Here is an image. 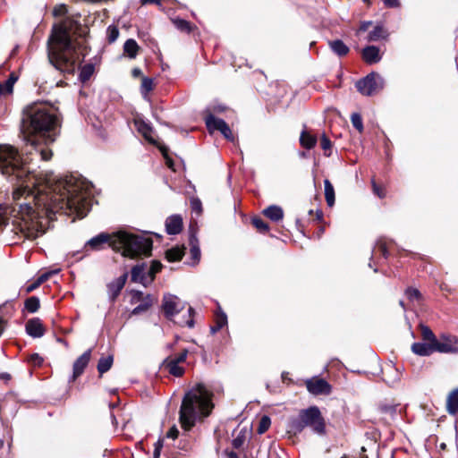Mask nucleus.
<instances>
[{"label":"nucleus","mask_w":458,"mask_h":458,"mask_svg":"<svg viewBox=\"0 0 458 458\" xmlns=\"http://www.w3.org/2000/svg\"><path fill=\"white\" fill-rule=\"evenodd\" d=\"M316 215H317L318 220H321L323 218V213L321 210H317Z\"/></svg>","instance_id":"nucleus-63"},{"label":"nucleus","mask_w":458,"mask_h":458,"mask_svg":"<svg viewBox=\"0 0 458 458\" xmlns=\"http://www.w3.org/2000/svg\"><path fill=\"white\" fill-rule=\"evenodd\" d=\"M191 204L193 210L197 212L201 211V202L199 199H194L191 200Z\"/></svg>","instance_id":"nucleus-51"},{"label":"nucleus","mask_w":458,"mask_h":458,"mask_svg":"<svg viewBox=\"0 0 458 458\" xmlns=\"http://www.w3.org/2000/svg\"><path fill=\"white\" fill-rule=\"evenodd\" d=\"M17 81V77L14 75H11L10 78L5 81L4 86V89H5L6 92L11 93L13 91V87L15 81Z\"/></svg>","instance_id":"nucleus-46"},{"label":"nucleus","mask_w":458,"mask_h":458,"mask_svg":"<svg viewBox=\"0 0 458 458\" xmlns=\"http://www.w3.org/2000/svg\"><path fill=\"white\" fill-rule=\"evenodd\" d=\"M94 72V66L92 64L84 65L80 72V79L82 81H88Z\"/></svg>","instance_id":"nucleus-35"},{"label":"nucleus","mask_w":458,"mask_h":458,"mask_svg":"<svg viewBox=\"0 0 458 458\" xmlns=\"http://www.w3.org/2000/svg\"><path fill=\"white\" fill-rule=\"evenodd\" d=\"M325 198L327 205L333 207L335 204V190L329 180L324 181Z\"/></svg>","instance_id":"nucleus-29"},{"label":"nucleus","mask_w":458,"mask_h":458,"mask_svg":"<svg viewBox=\"0 0 458 458\" xmlns=\"http://www.w3.org/2000/svg\"><path fill=\"white\" fill-rule=\"evenodd\" d=\"M113 234H107V233H100L90 240H89L86 244L85 248H90L94 250H98L102 248V246L105 243H109V246L112 247V240H113Z\"/></svg>","instance_id":"nucleus-14"},{"label":"nucleus","mask_w":458,"mask_h":458,"mask_svg":"<svg viewBox=\"0 0 458 458\" xmlns=\"http://www.w3.org/2000/svg\"><path fill=\"white\" fill-rule=\"evenodd\" d=\"M414 353L420 356H428L436 351V346L429 343H414L411 345Z\"/></svg>","instance_id":"nucleus-18"},{"label":"nucleus","mask_w":458,"mask_h":458,"mask_svg":"<svg viewBox=\"0 0 458 458\" xmlns=\"http://www.w3.org/2000/svg\"><path fill=\"white\" fill-rule=\"evenodd\" d=\"M179 431L175 426L172 427L166 433V437L175 439L178 437Z\"/></svg>","instance_id":"nucleus-50"},{"label":"nucleus","mask_w":458,"mask_h":458,"mask_svg":"<svg viewBox=\"0 0 458 458\" xmlns=\"http://www.w3.org/2000/svg\"><path fill=\"white\" fill-rule=\"evenodd\" d=\"M142 297V293L141 292H139V291H135L133 293V298L136 299L137 301H140Z\"/></svg>","instance_id":"nucleus-60"},{"label":"nucleus","mask_w":458,"mask_h":458,"mask_svg":"<svg viewBox=\"0 0 458 458\" xmlns=\"http://www.w3.org/2000/svg\"><path fill=\"white\" fill-rule=\"evenodd\" d=\"M252 225L260 232H267L268 230L267 224L259 217H254L252 219Z\"/></svg>","instance_id":"nucleus-43"},{"label":"nucleus","mask_w":458,"mask_h":458,"mask_svg":"<svg viewBox=\"0 0 458 458\" xmlns=\"http://www.w3.org/2000/svg\"><path fill=\"white\" fill-rule=\"evenodd\" d=\"M26 332L29 335L38 338L45 334V329L41 320L38 318H34L26 323Z\"/></svg>","instance_id":"nucleus-15"},{"label":"nucleus","mask_w":458,"mask_h":458,"mask_svg":"<svg viewBox=\"0 0 458 458\" xmlns=\"http://www.w3.org/2000/svg\"><path fill=\"white\" fill-rule=\"evenodd\" d=\"M152 240L144 234H134L124 231L114 233L112 248L122 251L124 257L133 258L139 255H150Z\"/></svg>","instance_id":"nucleus-4"},{"label":"nucleus","mask_w":458,"mask_h":458,"mask_svg":"<svg viewBox=\"0 0 458 458\" xmlns=\"http://www.w3.org/2000/svg\"><path fill=\"white\" fill-rule=\"evenodd\" d=\"M39 306H40L39 300L38 297H35V296H31V297L28 298L25 301V308L30 313H34V312L38 311V310L39 309Z\"/></svg>","instance_id":"nucleus-32"},{"label":"nucleus","mask_w":458,"mask_h":458,"mask_svg":"<svg viewBox=\"0 0 458 458\" xmlns=\"http://www.w3.org/2000/svg\"><path fill=\"white\" fill-rule=\"evenodd\" d=\"M361 55L363 60L369 64H377L380 62L382 58L380 50L376 46H368L364 47Z\"/></svg>","instance_id":"nucleus-16"},{"label":"nucleus","mask_w":458,"mask_h":458,"mask_svg":"<svg viewBox=\"0 0 458 458\" xmlns=\"http://www.w3.org/2000/svg\"><path fill=\"white\" fill-rule=\"evenodd\" d=\"M187 354H188V351L187 350H183L178 355H176L174 357H169L166 360H171V361H176V363L180 364V363L185 361Z\"/></svg>","instance_id":"nucleus-45"},{"label":"nucleus","mask_w":458,"mask_h":458,"mask_svg":"<svg viewBox=\"0 0 458 458\" xmlns=\"http://www.w3.org/2000/svg\"><path fill=\"white\" fill-rule=\"evenodd\" d=\"M131 277L132 282L140 283L144 286L152 283L151 277H148V266L146 263L134 266L131 268Z\"/></svg>","instance_id":"nucleus-9"},{"label":"nucleus","mask_w":458,"mask_h":458,"mask_svg":"<svg viewBox=\"0 0 458 458\" xmlns=\"http://www.w3.org/2000/svg\"><path fill=\"white\" fill-rule=\"evenodd\" d=\"M161 451L158 448H154L153 458H159Z\"/></svg>","instance_id":"nucleus-62"},{"label":"nucleus","mask_w":458,"mask_h":458,"mask_svg":"<svg viewBox=\"0 0 458 458\" xmlns=\"http://www.w3.org/2000/svg\"><path fill=\"white\" fill-rule=\"evenodd\" d=\"M320 145H321L322 149L325 151V155L327 157H329L331 155L332 142L326 136V134L322 135L321 140H320Z\"/></svg>","instance_id":"nucleus-40"},{"label":"nucleus","mask_w":458,"mask_h":458,"mask_svg":"<svg viewBox=\"0 0 458 458\" xmlns=\"http://www.w3.org/2000/svg\"><path fill=\"white\" fill-rule=\"evenodd\" d=\"M227 323V318L225 313L216 316V325L211 327L212 333L219 331Z\"/></svg>","instance_id":"nucleus-39"},{"label":"nucleus","mask_w":458,"mask_h":458,"mask_svg":"<svg viewBox=\"0 0 458 458\" xmlns=\"http://www.w3.org/2000/svg\"><path fill=\"white\" fill-rule=\"evenodd\" d=\"M135 124L137 126V130L142 136L151 143H155V140L152 137L153 130L149 124L145 123L144 121L136 120Z\"/></svg>","instance_id":"nucleus-21"},{"label":"nucleus","mask_w":458,"mask_h":458,"mask_svg":"<svg viewBox=\"0 0 458 458\" xmlns=\"http://www.w3.org/2000/svg\"><path fill=\"white\" fill-rule=\"evenodd\" d=\"M405 294L411 301H419L421 296L420 291L415 288H408Z\"/></svg>","instance_id":"nucleus-44"},{"label":"nucleus","mask_w":458,"mask_h":458,"mask_svg":"<svg viewBox=\"0 0 458 458\" xmlns=\"http://www.w3.org/2000/svg\"><path fill=\"white\" fill-rule=\"evenodd\" d=\"M114 358L112 355L101 357L98 363V371L100 375L108 371L113 365Z\"/></svg>","instance_id":"nucleus-27"},{"label":"nucleus","mask_w":458,"mask_h":458,"mask_svg":"<svg viewBox=\"0 0 458 458\" xmlns=\"http://www.w3.org/2000/svg\"><path fill=\"white\" fill-rule=\"evenodd\" d=\"M442 342L437 340L436 346V351L439 352H456L458 351L457 344L458 338L454 335H442Z\"/></svg>","instance_id":"nucleus-12"},{"label":"nucleus","mask_w":458,"mask_h":458,"mask_svg":"<svg viewBox=\"0 0 458 458\" xmlns=\"http://www.w3.org/2000/svg\"><path fill=\"white\" fill-rule=\"evenodd\" d=\"M205 123H206V126H207L208 130L211 133L216 131H218L223 134V136L226 140H228L230 141L234 140V136H233L230 127L223 119L216 118L213 114H209L205 117Z\"/></svg>","instance_id":"nucleus-7"},{"label":"nucleus","mask_w":458,"mask_h":458,"mask_svg":"<svg viewBox=\"0 0 458 458\" xmlns=\"http://www.w3.org/2000/svg\"><path fill=\"white\" fill-rule=\"evenodd\" d=\"M131 75L134 77V78H138V77H142V72L140 68H133L132 71H131Z\"/></svg>","instance_id":"nucleus-56"},{"label":"nucleus","mask_w":458,"mask_h":458,"mask_svg":"<svg viewBox=\"0 0 458 458\" xmlns=\"http://www.w3.org/2000/svg\"><path fill=\"white\" fill-rule=\"evenodd\" d=\"M351 121H352V126L355 129H357L360 132H361L363 131L362 118L359 114H357V113L352 114L351 116Z\"/></svg>","instance_id":"nucleus-42"},{"label":"nucleus","mask_w":458,"mask_h":458,"mask_svg":"<svg viewBox=\"0 0 458 458\" xmlns=\"http://www.w3.org/2000/svg\"><path fill=\"white\" fill-rule=\"evenodd\" d=\"M162 268V264L159 261H152L149 267H148V277H151L152 282L154 281L155 276Z\"/></svg>","instance_id":"nucleus-38"},{"label":"nucleus","mask_w":458,"mask_h":458,"mask_svg":"<svg viewBox=\"0 0 458 458\" xmlns=\"http://www.w3.org/2000/svg\"><path fill=\"white\" fill-rule=\"evenodd\" d=\"M173 22L176 29L181 31L190 32L191 30V23L183 19H174Z\"/></svg>","instance_id":"nucleus-37"},{"label":"nucleus","mask_w":458,"mask_h":458,"mask_svg":"<svg viewBox=\"0 0 458 458\" xmlns=\"http://www.w3.org/2000/svg\"><path fill=\"white\" fill-rule=\"evenodd\" d=\"M213 394L203 385L198 384L189 390L180 409V422L185 430L191 429L198 420L210 414L214 405Z\"/></svg>","instance_id":"nucleus-3"},{"label":"nucleus","mask_w":458,"mask_h":458,"mask_svg":"<svg viewBox=\"0 0 458 458\" xmlns=\"http://www.w3.org/2000/svg\"><path fill=\"white\" fill-rule=\"evenodd\" d=\"M305 428L317 435L326 434V421L317 406L301 410L298 417L290 423V430L294 434L301 433Z\"/></svg>","instance_id":"nucleus-5"},{"label":"nucleus","mask_w":458,"mask_h":458,"mask_svg":"<svg viewBox=\"0 0 458 458\" xmlns=\"http://www.w3.org/2000/svg\"><path fill=\"white\" fill-rule=\"evenodd\" d=\"M271 420L268 416H263L259 423V427L257 428V432L261 435L265 433L270 427Z\"/></svg>","instance_id":"nucleus-36"},{"label":"nucleus","mask_w":458,"mask_h":458,"mask_svg":"<svg viewBox=\"0 0 458 458\" xmlns=\"http://www.w3.org/2000/svg\"><path fill=\"white\" fill-rule=\"evenodd\" d=\"M65 12H66V7H65V5L62 4V5L55 8L54 14L61 15V14L64 13Z\"/></svg>","instance_id":"nucleus-54"},{"label":"nucleus","mask_w":458,"mask_h":458,"mask_svg":"<svg viewBox=\"0 0 458 458\" xmlns=\"http://www.w3.org/2000/svg\"><path fill=\"white\" fill-rule=\"evenodd\" d=\"M328 46L330 49L338 56H344L350 51L349 47L340 39L328 41Z\"/></svg>","instance_id":"nucleus-20"},{"label":"nucleus","mask_w":458,"mask_h":458,"mask_svg":"<svg viewBox=\"0 0 458 458\" xmlns=\"http://www.w3.org/2000/svg\"><path fill=\"white\" fill-rule=\"evenodd\" d=\"M377 248L378 249V250L381 252V254L386 258L387 255H388V251H387V249H386V245L385 242L379 241L377 243Z\"/></svg>","instance_id":"nucleus-49"},{"label":"nucleus","mask_w":458,"mask_h":458,"mask_svg":"<svg viewBox=\"0 0 458 458\" xmlns=\"http://www.w3.org/2000/svg\"><path fill=\"white\" fill-rule=\"evenodd\" d=\"M372 187H373L374 193L376 195H377L380 199H382L386 196L385 191L381 187L377 185L375 181H372Z\"/></svg>","instance_id":"nucleus-48"},{"label":"nucleus","mask_w":458,"mask_h":458,"mask_svg":"<svg viewBox=\"0 0 458 458\" xmlns=\"http://www.w3.org/2000/svg\"><path fill=\"white\" fill-rule=\"evenodd\" d=\"M300 143L303 148L310 149L316 146L317 137L311 135L307 131H302L300 137Z\"/></svg>","instance_id":"nucleus-23"},{"label":"nucleus","mask_w":458,"mask_h":458,"mask_svg":"<svg viewBox=\"0 0 458 458\" xmlns=\"http://www.w3.org/2000/svg\"><path fill=\"white\" fill-rule=\"evenodd\" d=\"M370 25H371V21H363V22H361L359 30L360 31H366Z\"/></svg>","instance_id":"nucleus-57"},{"label":"nucleus","mask_w":458,"mask_h":458,"mask_svg":"<svg viewBox=\"0 0 458 458\" xmlns=\"http://www.w3.org/2000/svg\"><path fill=\"white\" fill-rule=\"evenodd\" d=\"M385 5L390 8L398 7L400 5L399 0H384Z\"/></svg>","instance_id":"nucleus-53"},{"label":"nucleus","mask_w":458,"mask_h":458,"mask_svg":"<svg viewBox=\"0 0 458 458\" xmlns=\"http://www.w3.org/2000/svg\"><path fill=\"white\" fill-rule=\"evenodd\" d=\"M57 271H54V272H47V273H44L42 274L37 280L38 281V283L41 284H43L44 282H46L49 276L52 275V274H55Z\"/></svg>","instance_id":"nucleus-52"},{"label":"nucleus","mask_w":458,"mask_h":458,"mask_svg":"<svg viewBox=\"0 0 458 458\" xmlns=\"http://www.w3.org/2000/svg\"><path fill=\"white\" fill-rule=\"evenodd\" d=\"M139 50L137 42L132 39H127L123 45V51L130 58H135Z\"/></svg>","instance_id":"nucleus-26"},{"label":"nucleus","mask_w":458,"mask_h":458,"mask_svg":"<svg viewBox=\"0 0 458 458\" xmlns=\"http://www.w3.org/2000/svg\"><path fill=\"white\" fill-rule=\"evenodd\" d=\"M81 55V45L71 38L67 27L64 24L55 27L48 45V59L55 68L72 74Z\"/></svg>","instance_id":"nucleus-2"},{"label":"nucleus","mask_w":458,"mask_h":458,"mask_svg":"<svg viewBox=\"0 0 458 458\" xmlns=\"http://www.w3.org/2000/svg\"><path fill=\"white\" fill-rule=\"evenodd\" d=\"M152 301L153 300L151 295H147L144 301L133 309L132 313L140 314L146 311L152 305Z\"/></svg>","instance_id":"nucleus-34"},{"label":"nucleus","mask_w":458,"mask_h":458,"mask_svg":"<svg viewBox=\"0 0 458 458\" xmlns=\"http://www.w3.org/2000/svg\"><path fill=\"white\" fill-rule=\"evenodd\" d=\"M161 153L163 154L164 157L165 158V163L169 168L172 170H174V162L173 160L168 157V149L165 147H160Z\"/></svg>","instance_id":"nucleus-47"},{"label":"nucleus","mask_w":458,"mask_h":458,"mask_svg":"<svg viewBox=\"0 0 458 458\" xmlns=\"http://www.w3.org/2000/svg\"><path fill=\"white\" fill-rule=\"evenodd\" d=\"M163 442L164 440L163 439H158L157 441V443L155 444V448H158V450H162V447H163Z\"/></svg>","instance_id":"nucleus-59"},{"label":"nucleus","mask_w":458,"mask_h":458,"mask_svg":"<svg viewBox=\"0 0 458 458\" xmlns=\"http://www.w3.org/2000/svg\"><path fill=\"white\" fill-rule=\"evenodd\" d=\"M4 330V321L0 319V335L2 334Z\"/></svg>","instance_id":"nucleus-64"},{"label":"nucleus","mask_w":458,"mask_h":458,"mask_svg":"<svg viewBox=\"0 0 458 458\" xmlns=\"http://www.w3.org/2000/svg\"><path fill=\"white\" fill-rule=\"evenodd\" d=\"M191 255L193 259V265L199 262L200 259V250L198 246L197 240L192 238L191 239Z\"/></svg>","instance_id":"nucleus-33"},{"label":"nucleus","mask_w":458,"mask_h":458,"mask_svg":"<svg viewBox=\"0 0 458 458\" xmlns=\"http://www.w3.org/2000/svg\"><path fill=\"white\" fill-rule=\"evenodd\" d=\"M233 446H234L235 448H238V447H240V446H241V445H242V440H241V439H239V438H235V439L233 440Z\"/></svg>","instance_id":"nucleus-61"},{"label":"nucleus","mask_w":458,"mask_h":458,"mask_svg":"<svg viewBox=\"0 0 458 458\" xmlns=\"http://www.w3.org/2000/svg\"><path fill=\"white\" fill-rule=\"evenodd\" d=\"M154 82L151 78L142 76L140 92L144 98L153 89Z\"/></svg>","instance_id":"nucleus-31"},{"label":"nucleus","mask_w":458,"mask_h":458,"mask_svg":"<svg viewBox=\"0 0 458 458\" xmlns=\"http://www.w3.org/2000/svg\"><path fill=\"white\" fill-rule=\"evenodd\" d=\"M107 40L109 43H114L119 36V30L115 26H109L106 30Z\"/></svg>","instance_id":"nucleus-41"},{"label":"nucleus","mask_w":458,"mask_h":458,"mask_svg":"<svg viewBox=\"0 0 458 458\" xmlns=\"http://www.w3.org/2000/svg\"><path fill=\"white\" fill-rule=\"evenodd\" d=\"M184 255V247H174L170 250H167L165 252V257L168 261L174 262L180 260Z\"/></svg>","instance_id":"nucleus-25"},{"label":"nucleus","mask_w":458,"mask_h":458,"mask_svg":"<svg viewBox=\"0 0 458 458\" xmlns=\"http://www.w3.org/2000/svg\"><path fill=\"white\" fill-rule=\"evenodd\" d=\"M91 358V349L84 352L73 363L72 375L70 381H75L83 372L88 366Z\"/></svg>","instance_id":"nucleus-10"},{"label":"nucleus","mask_w":458,"mask_h":458,"mask_svg":"<svg viewBox=\"0 0 458 458\" xmlns=\"http://www.w3.org/2000/svg\"><path fill=\"white\" fill-rule=\"evenodd\" d=\"M164 366L168 372L174 377H181L184 373V369L176 363V361L165 360L164 361Z\"/></svg>","instance_id":"nucleus-24"},{"label":"nucleus","mask_w":458,"mask_h":458,"mask_svg":"<svg viewBox=\"0 0 458 458\" xmlns=\"http://www.w3.org/2000/svg\"><path fill=\"white\" fill-rule=\"evenodd\" d=\"M263 214L274 222H278L284 217V211L281 207L271 205L264 209Z\"/></svg>","instance_id":"nucleus-19"},{"label":"nucleus","mask_w":458,"mask_h":458,"mask_svg":"<svg viewBox=\"0 0 458 458\" xmlns=\"http://www.w3.org/2000/svg\"><path fill=\"white\" fill-rule=\"evenodd\" d=\"M39 285H40V284L38 283V280H36L34 283H32L27 286L26 292L30 293V292L34 291L35 289H37Z\"/></svg>","instance_id":"nucleus-55"},{"label":"nucleus","mask_w":458,"mask_h":458,"mask_svg":"<svg viewBox=\"0 0 458 458\" xmlns=\"http://www.w3.org/2000/svg\"><path fill=\"white\" fill-rule=\"evenodd\" d=\"M420 330H421V335H422V338L424 341H427V343H429L433 345L437 344V338L436 337V335H434V333L428 327L421 326Z\"/></svg>","instance_id":"nucleus-30"},{"label":"nucleus","mask_w":458,"mask_h":458,"mask_svg":"<svg viewBox=\"0 0 458 458\" xmlns=\"http://www.w3.org/2000/svg\"><path fill=\"white\" fill-rule=\"evenodd\" d=\"M162 309L165 317L169 319L184 309V303L174 294H165L163 297Z\"/></svg>","instance_id":"nucleus-8"},{"label":"nucleus","mask_w":458,"mask_h":458,"mask_svg":"<svg viewBox=\"0 0 458 458\" xmlns=\"http://www.w3.org/2000/svg\"><path fill=\"white\" fill-rule=\"evenodd\" d=\"M306 386L308 391L313 394H328L330 392L329 384L323 378L314 377L308 379Z\"/></svg>","instance_id":"nucleus-11"},{"label":"nucleus","mask_w":458,"mask_h":458,"mask_svg":"<svg viewBox=\"0 0 458 458\" xmlns=\"http://www.w3.org/2000/svg\"><path fill=\"white\" fill-rule=\"evenodd\" d=\"M142 4H160L161 0H140Z\"/></svg>","instance_id":"nucleus-58"},{"label":"nucleus","mask_w":458,"mask_h":458,"mask_svg":"<svg viewBox=\"0 0 458 458\" xmlns=\"http://www.w3.org/2000/svg\"><path fill=\"white\" fill-rule=\"evenodd\" d=\"M127 277V273H124L123 275H122L121 276L108 284V295L111 301H114L120 294L122 289L123 288L126 283Z\"/></svg>","instance_id":"nucleus-13"},{"label":"nucleus","mask_w":458,"mask_h":458,"mask_svg":"<svg viewBox=\"0 0 458 458\" xmlns=\"http://www.w3.org/2000/svg\"><path fill=\"white\" fill-rule=\"evenodd\" d=\"M387 37V33L381 25H377L374 29L369 33L368 40L369 41H377L381 38H386Z\"/></svg>","instance_id":"nucleus-28"},{"label":"nucleus","mask_w":458,"mask_h":458,"mask_svg":"<svg viewBox=\"0 0 458 458\" xmlns=\"http://www.w3.org/2000/svg\"><path fill=\"white\" fill-rule=\"evenodd\" d=\"M385 86V80L379 74L371 72L356 82L358 91L364 96H371L380 91Z\"/></svg>","instance_id":"nucleus-6"},{"label":"nucleus","mask_w":458,"mask_h":458,"mask_svg":"<svg viewBox=\"0 0 458 458\" xmlns=\"http://www.w3.org/2000/svg\"><path fill=\"white\" fill-rule=\"evenodd\" d=\"M446 410L449 414H456L458 412V388L452 391L447 397Z\"/></svg>","instance_id":"nucleus-22"},{"label":"nucleus","mask_w":458,"mask_h":458,"mask_svg":"<svg viewBox=\"0 0 458 458\" xmlns=\"http://www.w3.org/2000/svg\"><path fill=\"white\" fill-rule=\"evenodd\" d=\"M59 125L56 108L47 102H32L22 110L25 157H21L13 146H0V172L17 182L13 198L19 206L20 217L15 221L14 231L28 240L43 235L55 214L83 217L90 208V182L72 175L43 180L34 174L38 161H48L52 151L33 137L42 139L46 144L53 142Z\"/></svg>","instance_id":"nucleus-1"},{"label":"nucleus","mask_w":458,"mask_h":458,"mask_svg":"<svg viewBox=\"0 0 458 458\" xmlns=\"http://www.w3.org/2000/svg\"><path fill=\"white\" fill-rule=\"evenodd\" d=\"M166 232L169 234H177L182 231V219L178 215L169 216L165 221Z\"/></svg>","instance_id":"nucleus-17"}]
</instances>
